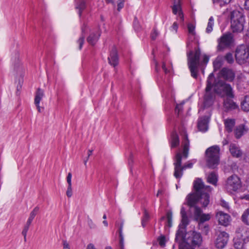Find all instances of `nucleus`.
I'll return each mask as SVG.
<instances>
[{
	"label": "nucleus",
	"instance_id": "f257e3e1",
	"mask_svg": "<svg viewBox=\"0 0 249 249\" xmlns=\"http://www.w3.org/2000/svg\"><path fill=\"white\" fill-rule=\"evenodd\" d=\"M212 88L217 92L223 90L226 98H234V92L233 89L229 84L219 78H215L214 75L211 73L207 81V87L205 89V94L204 97V106L205 107H209L213 103L215 94L211 91Z\"/></svg>",
	"mask_w": 249,
	"mask_h": 249
},
{
	"label": "nucleus",
	"instance_id": "f03ea898",
	"mask_svg": "<svg viewBox=\"0 0 249 249\" xmlns=\"http://www.w3.org/2000/svg\"><path fill=\"white\" fill-rule=\"evenodd\" d=\"M194 188L195 192L187 197L188 205L193 207L199 202L203 207H207L210 202L209 193L211 191V187L205 186L201 179L198 178L194 182Z\"/></svg>",
	"mask_w": 249,
	"mask_h": 249
},
{
	"label": "nucleus",
	"instance_id": "7ed1b4c3",
	"mask_svg": "<svg viewBox=\"0 0 249 249\" xmlns=\"http://www.w3.org/2000/svg\"><path fill=\"white\" fill-rule=\"evenodd\" d=\"M201 52L198 47L194 50H190L187 52L188 65L191 73V75L196 78L199 66L206 64L209 61V57L206 54L202 56V60H200Z\"/></svg>",
	"mask_w": 249,
	"mask_h": 249
},
{
	"label": "nucleus",
	"instance_id": "20e7f679",
	"mask_svg": "<svg viewBox=\"0 0 249 249\" xmlns=\"http://www.w3.org/2000/svg\"><path fill=\"white\" fill-rule=\"evenodd\" d=\"M183 242L179 245V249H193L191 246H199L202 242L200 234L195 231L184 233V238L176 240Z\"/></svg>",
	"mask_w": 249,
	"mask_h": 249
},
{
	"label": "nucleus",
	"instance_id": "39448f33",
	"mask_svg": "<svg viewBox=\"0 0 249 249\" xmlns=\"http://www.w3.org/2000/svg\"><path fill=\"white\" fill-rule=\"evenodd\" d=\"M205 155L208 167L214 168L219 162L220 147L216 145L212 146L207 149Z\"/></svg>",
	"mask_w": 249,
	"mask_h": 249
},
{
	"label": "nucleus",
	"instance_id": "423d86ee",
	"mask_svg": "<svg viewBox=\"0 0 249 249\" xmlns=\"http://www.w3.org/2000/svg\"><path fill=\"white\" fill-rule=\"evenodd\" d=\"M244 18L242 12L234 10L231 13V27L233 32H241L244 29Z\"/></svg>",
	"mask_w": 249,
	"mask_h": 249
},
{
	"label": "nucleus",
	"instance_id": "0eeeda50",
	"mask_svg": "<svg viewBox=\"0 0 249 249\" xmlns=\"http://www.w3.org/2000/svg\"><path fill=\"white\" fill-rule=\"evenodd\" d=\"M181 216V223L178 226V229L176 233L175 240L182 239L184 238V233L186 232V227L189 223V219L184 207L180 210Z\"/></svg>",
	"mask_w": 249,
	"mask_h": 249
},
{
	"label": "nucleus",
	"instance_id": "6e6552de",
	"mask_svg": "<svg viewBox=\"0 0 249 249\" xmlns=\"http://www.w3.org/2000/svg\"><path fill=\"white\" fill-rule=\"evenodd\" d=\"M181 159L182 156L181 154L180 153H178L176 154L175 161L174 162V176L177 178H180L182 177L183 170H185L187 168H191L193 166V163H188L182 166Z\"/></svg>",
	"mask_w": 249,
	"mask_h": 249
},
{
	"label": "nucleus",
	"instance_id": "1a4fd4ad",
	"mask_svg": "<svg viewBox=\"0 0 249 249\" xmlns=\"http://www.w3.org/2000/svg\"><path fill=\"white\" fill-rule=\"evenodd\" d=\"M235 59L240 65L245 64L249 61V49L245 45L238 46L235 51Z\"/></svg>",
	"mask_w": 249,
	"mask_h": 249
},
{
	"label": "nucleus",
	"instance_id": "9d476101",
	"mask_svg": "<svg viewBox=\"0 0 249 249\" xmlns=\"http://www.w3.org/2000/svg\"><path fill=\"white\" fill-rule=\"evenodd\" d=\"M241 186L240 178L235 175L230 176L227 179L226 188L228 192L232 193L237 191Z\"/></svg>",
	"mask_w": 249,
	"mask_h": 249
},
{
	"label": "nucleus",
	"instance_id": "9b49d317",
	"mask_svg": "<svg viewBox=\"0 0 249 249\" xmlns=\"http://www.w3.org/2000/svg\"><path fill=\"white\" fill-rule=\"evenodd\" d=\"M235 73L234 71L228 68H223L219 71L218 73V77L217 78L223 79L225 81L232 82L235 79Z\"/></svg>",
	"mask_w": 249,
	"mask_h": 249
},
{
	"label": "nucleus",
	"instance_id": "f8f14e48",
	"mask_svg": "<svg viewBox=\"0 0 249 249\" xmlns=\"http://www.w3.org/2000/svg\"><path fill=\"white\" fill-rule=\"evenodd\" d=\"M233 41L232 36L231 34L223 35L218 40V49L223 50L230 46Z\"/></svg>",
	"mask_w": 249,
	"mask_h": 249
},
{
	"label": "nucleus",
	"instance_id": "ddd939ff",
	"mask_svg": "<svg viewBox=\"0 0 249 249\" xmlns=\"http://www.w3.org/2000/svg\"><path fill=\"white\" fill-rule=\"evenodd\" d=\"M229 235L225 231L220 232L215 241V246L218 249H223L227 244Z\"/></svg>",
	"mask_w": 249,
	"mask_h": 249
},
{
	"label": "nucleus",
	"instance_id": "4468645a",
	"mask_svg": "<svg viewBox=\"0 0 249 249\" xmlns=\"http://www.w3.org/2000/svg\"><path fill=\"white\" fill-rule=\"evenodd\" d=\"M174 5L172 6L173 13L175 15H177V19L180 22L184 21V16L181 10L180 0H173Z\"/></svg>",
	"mask_w": 249,
	"mask_h": 249
},
{
	"label": "nucleus",
	"instance_id": "2eb2a0df",
	"mask_svg": "<svg viewBox=\"0 0 249 249\" xmlns=\"http://www.w3.org/2000/svg\"><path fill=\"white\" fill-rule=\"evenodd\" d=\"M216 217L217 219L219 224L224 226H228L231 221L230 216L222 212H219L216 214Z\"/></svg>",
	"mask_w": 249,
	"mask_h": 249
},
{
	"label": "nucleus",
	"instance_id": "dca6fc26",
	"mask_svg": "<svg viewBox=\"0 0 249 249\" xmlns=\"http://www.w3.org/2000/svg\"><path fill=\"white\" fill-rule=\"evenodd\" d=\"M232 98H226L224 101V108L229 111L237 108L238 106L232 100Z\"/></svg>",
	"mask_w": 249,
	"mask_h": 249
},
{
	"label": "nucleus",
	"instance_id": "f3484780",
	"mask_svg": "<svg viewBox=\"0 0 249 249\" xmlns=\"http://www.w3.org/2000/svg\"><path fill=\"white\" fill-rule=\"evenodd\" d=\"M109 63L115 67L118 64V56L117 54V49L115 47H113L110 52V55L108 57Z\"/></svg>",
	"mask_w": 249,
	"mask_h": 249
},
{
	"label": "nucleus",
	"instance_id": "a211bd4d",
	"mask_svg": "<svg viewBox=\"0 0 249 249\" xmlns=\"http://www.w3.org/2000/svg\"><path fill=\"white\" fill-rule=\"evenodd\" d=\"M229 150L231 155L234 157L240 158L242 155V151L237 144L231 143L230 145Z\"/></svg>",
	"mask_w": 249,
	"mask_h": 249
},
{
	"label": "nucleus",
	"instance_id": "6ab92c4d",
	"mask_svg": "<svg viewBox=\"0 0 249 249\" xmlns=\"http://www.w3.org/2000/svg\"><path fill=\"white\" fill-rule=\"evenodd\" d=\"M101 35L99 30H97L96 32H92L87 38V41L90 44L94 45L98 40Z\"/></svg>",
	"mask_w": 249,
	"mask_h": 249
},
{
	"label": "nucleus",
	"instance_id": "aec40b11",
	"mask_svg": "<svg viewBox=\"0 0 249 249\" xmlns=\"http://www.w3.org/2000/svg\"><path fill=\"white\" fill-rule=\"evenodd\" d=\"M209 122V118L204 116L200 118L198 122L197 126L200 131L205 132L208 129V123Z\"/></svg>",
	"mask_w": 249,
	"mask_h": 249
},
{
	"label": "nucleus",
	"instance_id": "412c9836",
	"mask_svg": "<svg viewBox=\"0 0 249 249\" xmlns=\"http://www.w3.org/2000/svg\"><path fill=\"white\" fill-rule=\"evenodd\" d=\"M183 155L185 158H187L188 155L189 149V141L188 139L187 135L185 132H184L183 136Z\"/></svg>",
	"mask_w": 249,
	"mask_h": 249
},
{
	"label": "nucleus",
	"instance_id": "4be33fe9",
	"mask_svg": "<svg viewBox=\"0 0 249 249\" xmlns=\"http://www.w3.org/2000/svg\"><path fill=\"white\" fill-rule=\"evenodd\" d=\"M170 143L172 148L176 147L179 144V138L175 131L171 133Z\"/></svg>",
	"mask_w": 249,
	"mask_h": 249
},
{
	"label": "nucleus",
	"instance_id": "5701e85b",
	"mask_svg": "<svg viewBox=\"0 0 249 249\" xmlns=\"http://www.w3.org/2000/svg\"><path fill=\"white\" fill-rule=\"evenodd\" d=\"M247 131V128L245 125H240L235 130V136L236 138L239 139Z\"/></svg>",
	"mask_w": 249,
	"mask_h": 249
},
{
	"label": "nucleus",
	"instance_id": "b1692460",
	"mask_svg": "<svg viewBox=\"0 0 249 249\" xmlns=\"http://www.w3.org/2000/svg\"><path fill=\"white\" fill-rule=\"evenodd\" d=\"M224 58L222 56H218L213 62L214 71L218 70L223 65Z\"/></svg>",
	"mask_w": 249,
	"mask_h": 249
},
{
	"label": "nucleus",
	"instance_id": "393cba45",
	"mask_svg": "<svg viewBox=\"0 0 249 249\" xmlns=\"http://www.w3.org/2000/svg\"><path fill=\"white\" fill-rule=\"evenodd\" d=\"M187 28L189 34V39L193 41L195 38V26L192 23H189L187 25Z\"/></svg>",
	"mask_w": 249,
	"mask_h": 249
},
{
	"label": "nucleus",
	"instance_id": "a878e982",
	"mask_svg": "<svg viewBox=\"0 0 249 249\" xmlns=\"http://www.w3.org/2000/svg\"><path fill=\"white\" fill-rule=\"evenodd\" d=\"M76 8L78 9V14L80 17L81 16L82 12L86 8L85 0H76Z\"/></svg>",
	"mask_w": 249,
	"mask_h": 249
},
{
	"label": "nucleus",
	"instance_id": "bb28decb",
	"mask_svg": "<svg viewBox=\"0 0 249 249\" xmlns=\"http://www.w3.org/2000/svg\"><path fill=\"white\" fill-rule=\"evenodd\" d=\"M44 96V93L43 90L38 88L36 93L35 98V104H39L40 101L42 99Z\"/></svg>",
	"mask_w": 249,
	"mask_h": 249
},
{
	"label": "nucleus",
	"instance_id": "cd10ccee",
	"mask_svg": "<svg viewBox=\"0 0 249 249\" xmlns=\"http://www.w3.org/2000/svg\"><path fill=\"white\" fill-rule=\"evenodd\" d=\"M241 107L243 111H249V96L247 95L244 97V100L241 102Z\"/></svg>",
	"mask_w": 249,
	"mask_h": 249
},
{
	"label": "nucleus",
	"instance_id": "c85d7f7f",
	"mask_svg": "<svg viewBox=\"0 0 249 249\" xmlns=\"http://www.w3.org/2000/svg\"><path fill=\"white\" fill-rule=\"evenodd\" d=\"M224 124L226 129L228 132H231L235 124V122L233 119H227L225 121Z\"/></svg>",
	"mask_w": 249,
	"mask_h": 249
},
{
	"label": "nucleus",
	"instance_id": "c756f323",
	"mask_svg": "<svg viewBox=\"0 0 249 249\" xmlns=\"http://www.w3.org/2000/svg\"><path fill=\"white\" fill-rule=\"evenodd\" d=\"M14 69L16 71H20L22 69L19 59V54L17 53L14 60H13Z\"/></svg>",
	"mask_w": 249,
	"mask_h": 249
},
{
	"label": "nucleus",
	"instance_id": "7c9ffc66",
	"mask_svg": "<svg viewBox=\"0 0 249 249\" xmlns=\"http://www.w3.org/2000/svg\"><path fill=\"white\" fill-rule=\"evenodd\" d=\"M217 180V175L214 172L211 173L207 177V181L210 183L215 185Z\"/></svg>",
	"mask_w": 249,
	"mask_h": 249
},
{
	"label": "nucleus",
	"instance_id": "2f4dec72",
	"mask_svg": "<svg viewBox=\"0 0 249 249\" xmlns=\"http://www.w3.org/2000/svg\"><path fill=\"white\" fill-rule=\"evenodd\" d=\"M194 219L196 221H198L199 219L200 218V216L202 214V212L201 209L196 206H195L194 207Z\"/></svg>",
	"mask_w": 249,
	"mask_h": 249
},
{
	"label": "nucleus",
	"instance_id": "473e14b6",
	"mask_svg": "<svg viewBox=\"0 0 249 249\" xmlns=\"http://www.w3.org/2000/svg\"><path fill=\"white\" fill-rule=\"evenodd\" d=\"M241 220L244 224L249 225V208L244 211L241 216Z\"/></svg>",
	"mask_w": 249,
	"mask_h": 249
},
{
	"label": "nucleus",
	"instance_id": "72a5a7b5",
	"mask_svg": "<svg viewBox=\"0 0 249 249\" xmlns=\"http://www.w3.org/2000/svg\"><path fill=\"white\" fill-rule=\"evenodd\" d=\"M245 78L243 77L242 74L238 75L237 77V87L238 89H242V85H247L245 81Z\"/></svg>",
	"mask_w": 249,
	"mask_h": 249
},
{
	"label": "nucleus",
	"instance_id": "f704fd0d",
	"mask_svg": "<svg viewBox=\"0 0 249 249\" xmlns=\"http://www.w3.org/2000/svg\"><path fill=\"white\" fill-rule=\"evenodd\" d=\"M214 4H216L220 7L225 6L231 2L232 0H212Z\"/></svg>",
	"mask_w": 249,
	"mask_h": 249
},
{
	"label": "nucleus",
	"instance_id": "c9c22d12",
	"mask_svg": "<svg viewBox=\"0 0 249 249\" xmlns=\"http://www.w3.org/2000/svg\"><path fill=\"white\" fill-rule=\"evenodd\" d=\"M214 24V19L213 17H211L209 19L207 27L206 29V32L207 33H210L213 31V27Z\"/></svg>",
	"mask_w": 249,
	"mask_h": 249
},
{
	"label": "nucleus",
	"instance_id": "e433bc0d",
	"mask_svg": "<svg viewBox=\"0 0 249 249\" xmlns=\"http://www.w3.org/2000/svg\"><path fill=\"white\" fill-rule=\"evenodd\" d=\"M223 58L229 64H232L234 62L232 54L231 53H227Z\"/></svg>",
	"mask_w": 249,
	"mask_h": 249
},
{
	"label": "nucleus",
	"instance_id": "4c0bfd02",
	"mask_svg": "<svg viewBox=\"0 0 249 249\" xmlns=\"http://www.w3.org/2000/svg\"><path fill=\"white\" fill-rule=\"evenodd\" d=\"M167 223L166 226L169 227H172V213L171 212H168L166 213Z\"/></svg>",
	"mask_w": 249,
	"mask_h": 249
},
{
	"label": "nucleus",
	"instance_id": "58836bf2",
	"mask_svg": "<svg viewBox=\"0 0 249 249\" xmlns=\"http://www.w3.org/2000/svg\"><path fill=\"white\" fill-rule=\"evenodd\" d=\"M39 208L38 206H36L35 208H34L33 210L30 213L29 218L33 220L36 215L37 214L39 211Z\"/></svg>",
	"mask_w": 249,
	"mask_h": 249
},
{
	"label": "nucleus",
	"instance_id": "ea45409f",
	"mask_svg": "<svg viewBox=\"0 0 249 249\" xmlns=\"http://www.w3.org/2000/svg\"><path fill=\"white\" fill-rule=\"evenodd\" d=\"M210 215L209 214L202 213L198 221L203 223L208 221L210 219Z\"/></svg>",
	"mask_w": 249,
	"mask_h": 249
},
{
	"label": "nucleus",
	"instance_id": "a19ab883",
	"mask_svg": "<svg viewBox=\"0 0 249 249\" xmlns=\"http://www.w3.org/2000/svg\"><path fill=\"white\" fill-rule=\"evenodd\" d=\"M159 243L160 246H164L165 244V238L164 236H160L158 238Z\"/></svg>",
	"mask_w": 249,
	"mask_h": 249
},
{
	"label": "nucleus",
	"instance_id": "79ce46f5",
	"mask_svg": "<svg viewBox=\"0 0 249 249\" xmlns=\"http://www.w3.org/2000/svg\"><path fill=\"white\" fill-rule=\"evenodd\" d=\"M149 216L148 213L146 211H145L144 216L142 218V225L143 227H144V223L147 222V221L148 220V219L149 218Z\"/></svg>",
	"mask_w": 249,
	"mask_h": 249
},
{
	"label": "nucleus",
	"instance_id": "37998d69",
	"mask_svg": "<svg viewBox=\"0 0 249 249\" xmlns=\"http://www.w3.org/2000/svg\"><path fill=\"white\" fill-rule=\"evenodd\" d=\"M242 237L243 239L245 240H249V229H246L245 231L244 234L242 235Z\"/></svg>",
	"mask_w": 249,
	"mask_h": 249
},
{
	"label": "nucleus",
	"instance_id": "c03bdc74",
	"mask_svg": "<svg viewBox=\"0 0 249 249\" xmlns=\"http://www.w3.org/2000/svg\"><path fill=\"white\" fill-rule=\"evenodd\" d=\"M124 0H118V2L117 4V10L118 11H120L121 9H122L124 7Z\"/></svg>",
	"mask_w": 249,
	"mask_h": 249
},
{
	"label": "nucleus",
	"instance_id": "a18cd8bd",
	"mask_svg": "<svg viewBox=\"0 0 249 249\" xmlns=\"http://www.w3.org/2000/svg\"><path fill=\"white\" fill-rule=\"evenodd\" d=\"M84 38H85V36L83 35H82V36H81L78 40L79 49H81V48L82 47L83 44L84 42Z\"/></svg>",
	"mask_w": 249,
	"mask_h": 249
},
{
	"label": "nucleus",
	"instance_id": "49530a36",
	"mask_svg": "<svg viewBox=\"0 0 249 249\" xmlns=\"http://www.w3.org/2000/svg\"><path fill=\"white\" fill-rule=\"evenodd\" d=\"M66 195L68 197H71L72 195V187L68 186L66 191Z\"/></svg>",
	"mask_w": 249,
	"mask_h": 249
},
{
	"label": "nucleus",
	"instance_id": "de8ad7c7",
	"mask_svg": "<svg viewBox=\"0 0 249 249\" xmlns=\"http://www.w3.org/2000/svg\"><path fill=\"white\" fill-rule=\"evenodd\" d=\"M71 178L72 174L71 173H69L67 177V181L68 183V186H71Z\"/></svg>",
	"mask_w": 249,
	"mask_h": 249
},
{
	"label": "nucleus",
	"instance_id": "09e8293b",
	"mask_svg": "<svg viewBox=\"0 0 249 249\" xmlns=\"http://www.w3.org/2000/svg\"><path fill=\"white\" fill-rule=\"evenodd\" d=\"M220 205L222 207L226 209H229V206L228 203L224 200H221L220 201Z\"/></svg>",
	"mask_w": 249,
	"mask_h": 249
},
{
	"label": "nucleus",
	"instance_id": "8fccbe9b",
	"mask_svg": "<svg viewBox=\"0 0 249 249\" xmlns=\"http://www.w3.org/2000/svg\"><path fill=\"white\" fill-rule=\"evenodd\" d=\"M183 104L177 105L176 107L175 111L179 114L182 110Z\"/></svg>",
	"mask_w": 249,
	"mask_h": 249
},
{
	"label": "nucleus",
	"instance_id": "3c124183",
	"mask_svg": "<svg viewBox=\"0 0 249 249\" xmlns=\"http://www.w3.org/2000/svg\"><path fill=\"white\" fill-rule=\"evenodd\" d=\"M63 249H70L69 245L67 241H63Z\"/></svg>",
	"mask_w": 249,
	"mask_h": 249
},
{
	"label": "nucleus",
	"instance_id": "603ef678",
	"mask_svg": "<svg viewBox=\"0 0 249 249\" xmlns=\"http://www.w3.org/2000/svg\"><path fill=\"white\" fill-rule=\"evenodd\" d=\"M158 32H157L156 30H155L153 31V32L151 34V35L152 39L155 40L156 39V38L157 37V36H158Z\"/></svg>",
	"mask_w": 249,
	"mask_h": 249
},
{
	"label": "nucleus",
	"instance_id": "864d4df0",
	"mask_svg": "<svg viewBox=\"0 0 249 249\" xmlns=\"http://www.w3.org/2000/svg\"><path fill=\"white\" fill-rule=\"evenodd\" d=\"M88 224L90 228H94L95 227V224L93 223V221L91 219H88Z\"/></svg>",
	"mask_w": 249,
	"mask_h": 249
},
{
	"label": "nucleus",
	"instance_id": "5fc2aeb1",
	"mask_svg": "<svg viewBox=\"0 0 249 249\" xmlns=\"http://www.w3.org/2000/svg\"><path fill=\"white\" fill-rule=\"evenodd\" d=\"M171 28L173 30H174L176 33L177 32L178 28V25L177 22H175L173 23L172 26L171 27Z\"/></svg>",
	"mask_w": 249,
	"mask_h": 249
},
{
	"label": "nucleus",
	"instance_id": "6e6d98bb",
	"mask_svg": "<svg viewBox=\"0 0 249 249\" xmlns=\"http://www.w3.org/2000/svg\"><path fill=\"white\" fill-rule=\"evenodd\" d=\"M162 69H163L165 73H167L168 72H169V71H168L166 68L165 64L164 63H163L162 64Z\"/></svg>",
	"mask_w": 249,
	"mask_h": 249
},
{
	"label": "nucleus",
	"instance_id": "4d7b16f0",
	"mask_svg": "<svg viewBox=\"0 0 249 249\" xmlns=\"http://www.w3.org/2000/svg\"><path fill=\"white\" fill-rule=\"evenodd\" d=\"M124 244V238H120V245L121 249H123Z\"/></svg>",
	"mask_w": 249,
	"mask_h": 249
},
{
	"label": "nucleus",
	"instance_id": "13d9d810",
	"mask_svg": "<svg viewBox=\"0 0 249 249\" xmlns=\"http://www.w3.org/2000/svg\"><path fill=\"white\" fill-rule=\"evenodd\" d=\"M22 82H23V81H22V79L19 81L18 84L17 86V89L18 90H19L21 88Z\"/></svg>",
	"mask_w": 249,
	"mask_h": 249
},
{
	"label": "nucleus",
	"instance_id": "bf43d9fd",
	"mask_svg": "<svg viewBox=\"0 0 249 249\" xmlns=\"http://www.w3.org/2000/svg\"><path fill=\"white\" fill-rule=\"evenodd\" d=\"M245 7L246 9L249 10V0H245Z\"/></svg>",
	"mask_w": 249,
	"mask_h": 249
},
{
	"label": "nucleus",
	"instance_id": "052dcab7",
	"mask_svg": "<svg viewBox=\"0 0 249 249\" xmlns=\"http://www.w3.org/2000/svg\"><path fill=\"white\" fill-rule=\"evenodd\" d=\"M106 1L108 3H111L114 7L115 6L114 0H106Z\"/></svg>",
	"mask_w": 249,
	"mask_h": 249
},
{
	"label": "nucleus",
	"instance_id": "680f3d73",
	"mask_svg": "<svg viewBox=\"0 0 249 249\" xmlns=\"http://www.w3.org/2000/svg\"><path fill=\"white\" fill-rule=\"evenodd\" d=\"M242 199H244L246 200H249V194L248 195H244L241 197Z\"/></svg>",
	"mask_w": 249,
	"mask_h": 249
},
{
	"label": "nucleus",
	"instance_id": "e2e57ef3",
	"mask_svg": "<svg viewBox=\"0 0 249 249\" xmlns=\"http://www.w3.org/2000/svg\"><path fill=\"white\" fill-rule=\"evenodd\" d=\"M27 233V231L23 230V231H22V234L24 236L25 240H26Z\"/></svg>",
	"mask_w": 249,
	"mask_h": 249
},
{
	"label": "nucleus",
	"instance_id": "0e129e2a",
	"mask_svg": "<svg viewBox=\"0 0 249 249\" xmlns=\"http://www.w3.org/2000/svg\"><path fill=\"white\" fill-rule=\"evenodd\" d=\"M32 220L28 218V220H27V221L26 222V225H28V226H30V225L31 224L32 222Z\"/></svg>",
	"mask_w": 249,
	"mask_h": 249
},
{
	"label": "nucleus",
	"instance_id": "69168bd1",
	"mask_svg": "<svg viewBox=\"0 0 249 249\" xmlns=\"http://www.w3.org/2000/svg\"><path fill=\"white\" fill-rule=\"evenodd\" d=\"M36 107H37L38 111L39 112H41V107L39 106V104L36 105Z\"/></svg>",
	"mask_w": 249,
	"mask_h": 249
},
{
	"label": "nucleus",
	"instance_id": "338daca9",
	"mask_svg": "<svg viewBox=\"0 0 249 249\" xmlns=\"http://www.w3.org/2000/svg\"><path fill=\"white\" fill-rule=\"evenodd\" d=\"M92 150H89L88 153V158H89V156L92 154Z\"/></svg>",
	"mask_w": 249,
	"mask_h": 249
},
{
	"label": "nucleus",
	"instance_id": "774afa93",
	"mask_svg": "<svg viewBox=\"0 0 249 249\" xmlns=\"http://www.w3.org/2000/svg\"><path fill=\"white\" fill-rule=\"evenodd\" d=\"M222 143L224 145H226L228 143V141L227 140L225 139L223 141Z\"/></svg>",
	"mask_w": 249,
	"mask_h": 249
}]
</instances>
